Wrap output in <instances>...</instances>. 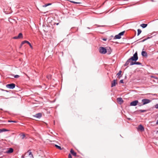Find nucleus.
<instances>
[{
  "label": "nucleus",
  "instance_id": "obj_22",
  "mask_svg": "<svg viewBox=\"0 0 158 158\" xmlns=\"http://www.w3.org/2000/svg\"><path fill=\"white\" fill-rule=\"evenodd\" d=\"M10 76H11L14 77V78H17L19 77V76L18 75H14L13 74H11L10 75Z\"/></svg>",
  "mask_w": 158,
  "mask_h": 158
},
{
  "label": "nucleus",
  "instance_id": "obj_20",
  "mask_svg": "<svg viewBox=\"0 0 158 158\" xmlns=\"http://www.w3.org/2000/svg\"><path fill=\"white\" fill-rule=\"evenodd\" d=\"M148 26V24L145 23H142L140 24V26L143 28H146Z\"/></svg>",
  "mask_w": 158,
  "mask_h": 158
},
{
  "label": "nucleus",
  "instance_id": "obj_3",
  "mask_svg": "<svg viewBox=\"0 0 158 158\" xmlns=\"http://www.w3.org/2000/svg\"><path fill=\"white\" fill-rule=\"evenodd\" d=\"M15 86L16 85L15 84L11 83L6 85V87L9 89H13L15 87Z\"/></svg>",
  "mask_w": 158,
  "mask_h": 158
},
{
  "label": "nucleus",
  "instance_id": "obj_47",
  "mask_svg": "<svg viewBox=\"0 0 158 158\" xmlns=\"http://www.w3.org/2000/svg\"><path fill=\"white\" fill-rule=\"evenodd\" d=\"M87 28H88V29H90V28L89 27H87Z\"/></svg>",
  "mask_w": 158,
  "mask_h": 158
},
{
  "label": "nucleus",
  "instance_id": "obj_10",
  "mask_svg": "<svg viewBox=\"0 0 158 158\" xmlns=\"http://www.w3.org/2000/svg\"><path fill=\"white\" fill-rule=\"evenodd\" d=\"M13 149L11 148H9L6 152V153L7 154H10L13 152Z\"/></svg>",
  "mask_w": 158,
  "mask_h": 158
},
{
  "label": "nucleus",
  "instance_id": "obj_9",
  "mask_svg": "<svg viewBox=\"0 0 158 158\" xmlns=\"http://www.w3.org/2000/svg\"><path fill=\"white\" fill-rule=\"evenodd\" d=\"M138 130H139L142 131H143L144 130V128L142 124H140L138 126Z\"/></svg>",
  "mask_w": 158,
  "mask_h": 158
},
{
  "label": "nucleus",
  "instance_id": "obj_7",
  "mask_svg": "<svg viewBox=\"0 0 158 158\" xmlns=\"http://www.w3.org/2000/svg\"><path fill=\"white\" fill-rule=\"evenodd\" d=\"M136 61H134V62H131V63L130 64V65L131 66L135 64H136L142 66V64L141 63L139 62H137Z\"/></svg>",
  "mask_w": 158,
  "mask_h": 158
},
{
  "label": "nucleus",
  "instance_id": "obj_44",
  "mask_svg": "<svg viewBox=\"0 0 158 158\" xmlns=\"http://www.w3.org/2000/svg\"><path fill=\"white\" fill-rule=\"evenodd\" d=\"M59 23H55L54 24V25H59Z\"/></svg>",
  "mask_w": 158,
  "mask_h": 158
},
{
  "label": "nucleus",
  "instance_id": "obj_6",
  "mask_svg": "<svg viewBox=\"0 0 158 158\" xmlns=\"http://www.w3.org/2000/svg\"><path fill=\"white\" fill-rule=\"evenodd\" d=\"M138 103V100H135L131 102L130 103V106H135Z\"/></svg>",
  "mask_w": 158,
  "mask_h": 158
},
{
  "label": "nucleus",
  "instance_id": "obj_26",
  "mask_svg": "<svg viewBox=\"0 0 158 158\" xmlns=\"http://www.w3.org/2000/svg\"><path fill=\"white\" fill-rule=\"evenodd\" d=\"M55 146L57 148L59 149H60V150L62 149L61 147L58 145H57V144H55Z\"/></svg>",
  "mask_w": 158,
  "mask_h": 158
},
{
  "label": "nucleus",
  "instance_id": "obj_12",
  "mask_svg": "<svg viewBox=\"0 0 158 158\" xmlns=\"http://www.w3.org/2000/svg\"><path fill=\"white\" fill-rule=\"evenodd\" d=\"M117 100L118 102L119 103V104H121L124 102V101L121 97L118 98H117Z\"/></svg>",
  "mask_w": 158,
  "mask_h": 158
},
{
  "label": "nucleus",
  "instance_id": "obj_33",
  "mask_svg": "<svg viewBox=\"0 0 158 158\" xmlns=\"http://www.w3.org/2000/svg\"><path fill=\"white\" fill-rule=\"evenodd\" d=\"M8 122H9V123L12 122V123H17V121H12V120H9L8 121Z\"/></svg>",
  "mask_w": 158,
  "mask_h": 158
},
{
  "label": "nucleus",
  "instance_id": "obj_36",
  "mask_svg": "<svg viewBox=\"0 0 158 158\" xmlns=\"http://www.w3.org/2000/svg\"><path fill=\"white\" fill-rule=\"evenodd\" d=\"M155 107L156 109H158V103L157 104H156V105H155Z\"/></svg>",
  "mask_w": 158,
  "mask_h": 158
},
{
  "label": "nucleus",
  "instance_id": "obj_29",
  "mask_svg": "<svg viewBox=\"0 0 158 158\" xmlns=\"http://www.w3.org/2000/svg\"><path fill=\"white\" fill-rule=\"evenodd\" d=\"M51 4H52L51 3H47V4H45L44 5H43V7H46L49 5H51Z\"/></svg>",
  "mask_w": 158,
  "mask_h": 158
},
{
  "label": "nucleus",
  "instance_id": "obj_8",
  "mask_svg": "<svg viewBox=\"0 0 158 158\" xmlns=\"http://www.w3.org/2000/svg\"><path fill=\"white\" fill-rule=\"evenodd\" d=\"M33 116L37 118H40L42 116V114L41 113H39L33 115Z\"/></svg>",
  "mask_w": 158,
  "mask_h": 158
},
{
  "label": "nucleus",
  "instance_id": "obj_50",
  "mask_svg": "<svg viewBox=\"0 0 158 158\" xmlns=\"http://www.w3.org/2000/svg\"><path fill=\"white\" fill-rule=\"evenodd\" d=\"M126 77H127V76H126L125 77V78H126Z\"/></svg>",
  "mask_w": 158,
  "mask_h": 158
},
{
  "label": "nucleus",
  "instance_id": "obj_28",
  "mask_svg": "<svg viewBox=\"0 0 158 158\" xmlns=\"http://www.w3.org/2000/svg\"><path fill=\"white\" fill-rule=\"evenodd\" d=\"M125 32V31H122L121 32L119 33L118 34L119 35L121 36H121H122L123 35L124 33Z\"/></svg>",
  "mask_w": 158,
  "mask_h": 158
},
{
  "label": "nucleus",
  "instance_id": "obj_43",
  "mask_svg": "<svg viewBox=\"0 0 158 158\" xmlns=\"http://www.w3.org/2000/svg\"><path fill=\"white\" fill-rule=\"evenodd\" d=\"M50 87H51V88H52V87H55V86H54V85H51Z\"/></svg>",
  "mask_w": 158,
  "mask_h": 158
},
{
  "label": "nucleus",
  "instance_id": "obj_51",
  "mask_svg": "<svg viewBox=\"0 0 158 158\" xmlns=\"http://www.w3.org/2000/svg\"><path fill=\"white\" fill-rule=\"evenodd\" d=\"M0 109L1 110H2V109Z\"/></svg>",
  "mask_w": 158,
  "mask_h": 158
},
{
  "label": "nucleus",
  "instance_id": "obj_23",
  "mask_svg": "<svg viewBox=\"0 0 158 158\" xmlns=\"http://www.w3.org/2000/svg\"><path fill=\"white\" fill-rule=\"evenodd\" d=\"M17 36L19 39L22 38L23 37V34L21 33H19Z\"/></svg>",
  "mask_w": 158,
  "mask_h": 158
},
{
  "label": "nucleus",
  "instance_id": "obj_42",
  "mask_svg": "<svg viewBox=\"0 0 158 158\" xmlns=\"http://www.w3.org/2000/svg\"><path fill=\"white\" fill-rule=\"evenodd\" d=\"M102 40L104 41H106L107 40V39L105 38H103L102 39Z\"/></svg>",
  "mask_w": 158,
  "mask_h": 158
},
{
  "label": "nucleus",
  "instance_id": "obj_48",
  "mask_svg": "<svg viewBox=\"0 0 158 158\" xmlns=\"http://www.w3.org/2000/svg\"><path fill=\"white\" fill-rule=\"evenodd\" d=\"M25 75H26L27 77H28V75H27L25 73Z\"/></svg>",
  "mask_w": 158,
  "mask_h": 158
},
{
  "label": "nucleus",
  "instance_id": "obj_32",
  "mask_svg": "<svg viewBox=\"0 0 158 158\" xmlns=\"http://www.w3.org/2000/svg\"><path fill=\"white\" fill-rule=\"evenodd\" d=\"M21 136L22 137V139H23L26 136L25 134H23L22 135H21Z\"/></svg>",
  "mask_w": 158,
  "mask_h": 158
},
{
  "label": "nucleus",
  "instance_id": "obj_41",
  "mask_svg": "<svg viewBox=\"0 0 158 158\" xmlns=\"http://www.w3.org/2000/svg\"><path fill=\"white\" fill-rule=\"evenodd\" d=\"M2 90L3 91H5L6 92H9V91H8V90H4V89H2Z\"/></svg>",
  "mask_w": 158,
  "mask_h": 158
},
{
  "label": "nucleus",
  "instance_id": "obj_40",
  "mask_svg": "<svg viewBox=\"0 0 158 158\" xmlns=\"http://www.w3.org/2000/svg\"><path fill=\"white\" fill-rule=\"evenodd\" d=\"M13 39H19V38L17 36H15L13 37Z\"/></svg>",
  "mask_w": 158,
  "mask_h": 158
},
{
  "label": "nucleus",
  "instance_id": "obj_4",
  "mask_svg": "<svg viewBox=\"0 0 158 158\" xmlns=\"http://www.w3.org/2000/svg\"><path fill=\"white\" fill-rule=\"evenodd\" d=\"M141 101L143 105L148 104L151 102V100L148 99H143Z\"/></svg>",
  "mask_w": 158,
  "mask_h": 158
},
{
  "label": "nucleus",
  "instance_id": "obj_1",
  "mask_svg": "<svg viewBox=\"0 0 158 158\" xmlns=\"http://www.w3.org/2000/svg\"><path fill=\"white\" fill-rule=\"evenodd\" d=\"M138 59V56L137 52L136 51L135 53L133 55V56H131L126 61L125 63L124 64V66H127V68H128L129 66L128 65L131 62H134L135 61H137Z\"/></svg>",
  "mask_w": 158,
  "mask_h": 158
},
{
  "label": "nucleus",
  "instance_id": "obj_13",
  "mask_svg": "<svg viewBox=\"0 0 158 158\" xmlns=\"http://www.w3.org/2000/svg\"><path fill=\"white\" fill-rule=\"evenodd\" d=\"M141 55L143 57H147L148 55L147 52L145 51H142L141 52Z\"/></svg>",
  "mask_w": 158,
  "mask_h": 158
},
{
  "label": "nucleus",
  "instance_id": "obj_46",
  "mask_svg": "<svg viewBox=\"0 0 158 158\" xmlns=\"http://www.w3.org/2000/svg\"><path fill=\"white\" fill-rule=\"evenodd\" d=\"M151 77H153V78H155V79H156L157 78L156 77H155L154 76H152Z\"/></svg>",
  "mask_w": 158,
  "mask_h": 158
},
{
  "label": "nucleus",
  "instance_id": "obj_31",
  "mask_svg": "<svg viewBox=\"0 0 158 158\" xmlns=\"http://www.w3.org/2000/svg\"><path fill=\"white\" fill-rule=\"evenodd\" d=\"M137 105H138V106H141L144 105L143 104V103H142V102L140 103V102H138V104H137Z\"/></svg>",
  "mask_w": 158,
  "mask_h": 158
},
{
  "label": "nucleus",
  "instance_id": "obj_37",
  "mask_svg": "<svg viewBox=\"0 0 158 158\" xmlns=\"http://www.w3.org/2000/svg\"><path fill=\"white\" fill-rule=\"evenodd\" d=\"M68 158H72V156L70 154H69L68 156Z\"/></svg>",
  "mask_w": 158,
  "mask_h": 158
},
{
  "label": "nucleus",
  "instance_id": "obj_16",
  "mask_svg": "<svg viewBox=\"0 0 158 158\" xmlns=\"http://www.w3.org/2000/svg\"><path fill=\"white\" fill-rule=\"evenodd\" d=\"M121 38V37L118 34V35H116L114 37V40L116 39H119Z\"/></svg>",
  "mask_w": 158,
  "mask_h": 158
},
{
  "label": "nucleus",
  "instance_id": "obj_35",
  "mask_svg": "<svg viewBox=\"0 0 158 158\" xmlns=\"http://www.w3.org/2000/svg\"><path fill=\"white\" fill-rule=\"evenodd\" d=\"M156 34V32H154L153 33H152L151 34V35H153V36H155Z\"/></svg>",
  "mask_w": 158,
  "mask_h": 158
},
{
  "label": "nucleus",
  "instance_id": "obj_30",
  "mask_svg": "<svg viewBox=\"0 0 158 158\" xmlns=\"http://www.w3.org/2000/svg\"><path fill=\"white\" fill-rule=\"evenodd\" d=\"M47 78L48 79H50L52 78V75H48L47 76Z\"/></svg>",
  "mask_w": 158,
  "mask_h": 158
},
{
  "label": "nucleus",
  "instance_id": "obj_18",
  "mask_svg": "<svg viewBox=\"0 0 158 158\" xmlns=\"http://www.w3.org/2000/svg\"><path fill=\"white\" fill-rule=\"evenodd\" d=\"M107 53L108 54L110 55L111 54V52H112V50L111 48L110 47H109V48L107 49Z\"/></svg>",
  "mask_w": 158,
  "mask_h": 158
},
{
  "label": "nucleus",
  "instance_id": "obj_38",
  "mask_svg": "<svg viewBox=\"0 0 158 158\" xmlns=\"http://www.w3.org/2000/svg\"><path fill=\"white\" fill-rule=\"evenodd\" d=\"M120 83H123H123L124 82H123V80L122 79V80H120Z\"/></svg>",
  "mask_w": 158,
  "mask_h": 158
},
{
  "label": "nucleus",
  "instance_id": "obj_24",
  "mask_svg": "<svg viewBox=\"0 0 158 158\" xmlns=\"http://www.w3.org/2000/svg\"><path fill=\"white\" fill-rule=\"evenodd\" d=\"M142 31L140 29H138L137 30V36H139L141 33Z\"/></svg>",
  "mask_w": 158,
  "mask_h": 158
},
{
  "label": "nucleus",
  "instance_id": "obj_19",
  "mask_svg": "<svg viewBox=\"0 0 158 158\" xmlns=\"http://www.w3.org/2000/svg\"><path fill=\"white\" fill-rule=\"evenodd\" d=\"M152 37V36L148 37H147L145 39L143 40L140 41L139 42V43L143 42H144L146 40L149 39H150Z\"/></svg>",
  "mask_w": 158,
  "mask_h": 158
},
{
  "label": "nucleus",
  "instance_id": "obj_34",
  "mask_svg": "<svg viewBox=\"0 0 158 158\" xmlns=\"http://www.w3.org/2000/svg\"><path fill=\"white\" fill-rule=\"evenodd\" d=\"M69 1L71 2H72L73 3H75V4H78V3H80L79 2H75L73 1Z\"/></svg>",
  "mask_w": 158,
  "mask_h": 158
},
{
  "label": "nucleus",
  "instance_id": "obj_45",
  "mask_svg": "<svg viewBox=\"0 0 158 158\" xmlns=\"http://www.w3.org/2000/svg\"><path fill=\"white\" fill-rule=\"evenodd\" d=\"M156 124H158V119L157 120Z\"/></svg>",
  "mask_w": 158,
  "mask_h": 158
},
{
  "label": "nucleus",
  "instance_id": "obj_27",
  "mask_svg": "<svg viewBox=\"0 0 158 158\" xmlns=\"http://www.w3.org/2000/svg\"><path fill=\"white\" fill-rule=\"evenodd\" d=\"M138 111L141 113H143L146 112L147 111V110H138Z\"/></svg>",
  "mask_w": 158,
  "mask_h": 158
},
{
  "label": "nucleus",
  "instance_id": "obj_39",
  "mask_svg": "<svg viewBox=\"0 0 158 158\" xmlns=\"http://www.w3.org/2000/svg\"><path fill=\"white\" fill-rule=\"evenodd\" d=\"M95 25L97 26L98 27H103L105 26V25H99L97 24H96Z\"/></svg>",
  "mask_w": 158,
  "mask_h": 158
},
{
  "label": "nucleus",
  "instance_id": "obj_5",
  "mask_svg": "<svg viewBox=\"0 0 158 158\" xmlns=\"http://www.w3.org/2000/svg\"><path fill=\"white\" fill-rule=\"evenodd\" d=\"M25 43L28 44L31 48V49L33 48V47L31 44L27 40H24L22 41L20 44V47H21L23 44Z\"/></svg>",
  "mask_w": 158,
  "mask_h": 158
},
{
  "label": "nucleus",
  "instance_id": "obj_21",
  "mask_svg": "<svg viewBox=\"0 0 158 158\" xmlns=\"http://www.w3.org/2000/svg\"><path fill=\"white\" fill-rule=\"evenodd\" d=\"M9 131V130H8L5 128L1 129H0V133L3 132L7 131Z\"/></svg>",
  "mask_w": 158,
  "mask_h": 158
},
{
  "label": "nucleus",
  "instance_id": "obj_11",
  "mask_svg": "<svg viewBox=\"0 0 158 158\" xmlns=\"http://www.w3.org/2000/svg\"><path fill=\"white\" fill-rule=\"evenodd\" d=\"M116 79H114L113 80V81L111 83V87H113L115 86L117 84L116 82Z\"/></svg>",
  "mask_w": 158,
  "mask_h": 158
},
{
  "label": "nucleus",
  "instance_id": "obj_14",
  "mask_svg": "<svg viewBox=\"0 0 158 158\" xmlns=\"http://www.w3.org/2000/svg\"><path fill=\"white\" fill-rule=\"evenodd\" d=\"M78 30V28L76 27H73L71 29V31L73 32H76Z\"/></svg>",
  "mask_w": 158,
  "mask_h": 158
},
{
  "label": "nucleus",
  "instance_id": "obj_15",
  "mask_svg": "<svg viewBox=\"0 0 158 158\" xmlns=\"http://www.w3.org/2000/svg\"><path fill=\"white\" fill-rule=\"evenodd\" d=\"M70 153L73 156H77V153L75 152L73 149L70 150Z\"/></svg>",
  "mask_w": 158,
  "mask_h": 158
},
{
  "label": "nucleus",
  "instance_id": "obj_49",
  "mask_svg": "<svg viewBox=\"0 0 158 158\" xmlns=\"http://www.w3.org/2000/svg\"><path fill=\"white\" fill-rule=\"evenodd\" d=\"M127 119H128V120H130V119H131L130 118H127Z\"/></svg>",
  "mask_w": 158,
  "mask_h": 158
},
{
  "label": "nucleus",
  "instance_id": "obj_17",
  "mask_svg": "<svg viewBox=\"0 0 158 158\" xmlns=\"http://www.w3.org/2000/svg\"><path fill=\"white\" fill-rule=\"evenodd\" d=\"M122 73V71L120 70L118 72L117 74V75L118 76V77L119 78H120L122 76L121 75Z\"/></svg>",
  "mask_w": 158,
  "mask_h": 158
},
{
  "label": "nucleus",
  "instance_id": "obj_25",
  "mask_svg": "<svg viewBox=\"0 0 158 158\" xmlns=\"http://www.w3.org/2000/svg\"><path fill=\"white\" fill-rule=\"evenodd\" d=\"M28 152H29V155L31 158H33V155L32 154V152H29V150L28 151Z\"/></svg>",
  "mask_w": 158,
  "mask_h": 158
},
{
  "label": "nucleus",
  "instance_id": "obj_2",
  "mask_svg": "<svg viewBox=\"0 0 158 158\" xmlns=\"http://www.w3.org/2000/svg\"><path fill=\"white\" fill-rule=\"evenodd\" d=\"M99 52L102 54H105L107 52V49L104 47H100L99 48Z\"/></svg>",
  "mask_w": 158,
  "mask_h": 158
}]
</instances>
